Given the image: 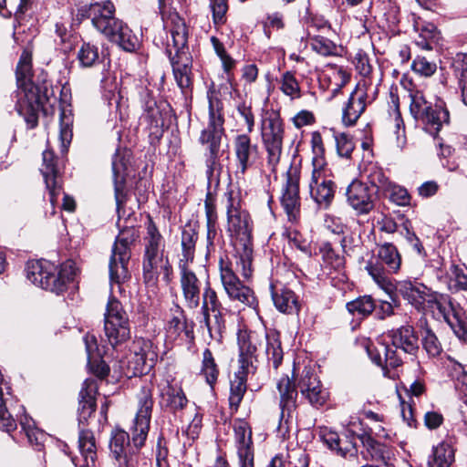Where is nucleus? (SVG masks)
I'll use <instances>...</instances> for the list:
<instances>
[{"label": "nucleus", "mask_w": 467, "mask_h": 467, "mask_svg": "<svg viewBox=\"0 0 467 467\" xmlns=\"http://www.w3.org/2000/svg\"><path fill=\"white\" fill-rule=\"evenodd\" d=\"M152 406L150 389L142 388L139 394V409L131 428L132 444L125 431L116 430L112 433L109 448L116 467H135L139 450L144 445L150 430Z\"/></svg>", "instance_id": "1"}, {"label": "nucleus", "mask_w": 467, "mask_h": 467, "mask_svg": "<svg viewBox=\"0 0 467 467\" xmlns=\"http://www.w3.org/2000/svg\"><path fill=\"white\" fill-rule=\"evenodd\" d=\"M31 76V57L24 52L16 67L18 99L16 107L27 125L35 128L38 122V113L48 100V97L47 87L33 83Z\"/></svg>", "instance_id": "2"}, {"label": "nucleus", "mask_w": 467, "mask_h": 467, "mask_svg": "<svg viewBox=\"0 0 467 467\" xmlns=\"http://www.w3.org/2000/svg\"><path fill=\"white\" fill-rule=\"evenodd\" d=\"M171 39L167 40L166 52L170 57L174 78L183 93L192 87L191 67L185 48L188 40V29L184 20L177 14L171 13L165 20Z\"/></svg>", "instance_id": "3"}, {"label": "nucleus", "mask_w": 467, "mask_h": 467, "mask_svg": "<svg viewBox=\"0 0 467 467\" xmlns=\"http://www.w3.org/2000/svg\"><path fill=\"white\" fill-rule=\"evenodd\" d=\"M311 147L313 158L311 177L308 183L309 192L311 198L318 205L327 208L334 199L336 185L329 178L322 136L317 131L311 134Z\"/></svg>", "instance_id": "4"}, {"label": "nucleus", "mask_w": 467, "mask_h": 467, "mask_svg": "<svg viewBox=\"0 0 467 467\" xmlns=\"http://www.w3.org/2000/svg\"><path fill=\"white\" fill-rule=\"evenodd\" d=\"M53 270L54 265L47 261L29 262L26 268V277L32 284L59 295L73 283L77 269L72 261H67L60 265L57 274Z\"/></svg>", "instance_id": "5"}, {"label": "nucleus", "mask_w": 467, "mask_h": 467, "mask_svg": "<svg viewBox=\"0 0 467 467\" xmlns=\"http://www.w3.org/2000/svg\"><path fill=\"white\" fill-rule=\"evenodd\" d=\"M401 266V255L391 243L378 244L370 258L366 261L364 269L372 280L385 292L391 294L393 282L389 277L397 274Z\"/></svg>", "instance_id": "6"}, {"label": "nucleus", "mask_w": 467, "mask_h": 467, "mask_svg": "<svg viewBox=\"0 0 467 467\" xmlns=\"http://www.w3.org/2000/svg\"><path fill=\"white\" fill-rule=\"evenodd\" d=\"M410 111L412 117L424 124V129L432 136H436L442 125L449 122V111L441 105L432 106L418 89H410Z\"/></svg>", "instance_id": "7"}, {"label": "nucleus", "mask_w": 467, "mask_h": 467, "mask_svg": "<svg viewBox=\"0 0 467 467\" xmlns=\"http://www.w3.org/2000/svg\"><path fill=\"white\" fill-rule=\"evenodd\" d=\"M223 117L219 109H214L213 103L210 101L209 105V123L201 132L199 141L201 144L208 145V153L206 154V174L210 179L216 168L219 166L220 147L222 138L224 134Z\"/></svg>", "instance_id": "8"}, {"label": "nucleus", "mask_w": 467, "mask_h": 467, "mask_svg": "<svg viewBox=\"0 0 467 467\" xmlns=\"http://www.w3.org/2000/svg\"><path fill=\"white\" fill-rule=\"evenodd\" d=\"M284 122L275 112L266 114L261 121V137L266 151L267 165L275 172L283 154Z\"/></svg>", "instance_id": "9"}, {"label": "nucleus", "mask_w": 467, "mask_h": 467, "mask_svg": "<svg viewBox=\"0 0 467 467\" xmlns=\"http://www.w3.org/2000/svg\"><path fill=\"white\" fill-rule=\"evenodd\" d=\"M223 199L228 232L239 242L238 244H251L253 223L248 212L242 208L239 195L229 190L224 192Z\"/></svg>", "instance_id": "10"}, {"label": "nucleus", "mask_w": 467, "mask_h": 467, "mask_svg": "<svg viewBox=\"0 0 467 467\" xmlns=\"http://www.w3.org/2000/svg\"><path fill=\"white\" fill-rule=\"evenodd\" d=\"M104 331L108 342L117 348L130 337V320L121 303L114 297L109 298L104 315Z\"/></svg>", "instance_id": "11"}, {"label": "nucleus", "mask_w": 467, "mask_h": 467, "mask_svg": "<svg viewBox=\"0 0 467 467\" xmlns=\"http://www.w3.org/2000/svg\"><path fill=\"white\" fill-rule=\"evenodd\" d=\"M136 237L135 230L132 228L121 231L117 236L109 265L111 284L119 285L129 277L130 246Z\"/></svg>", "instance_id": "12"}, {"label": "nucleus", "mask_w": 467, "mask_h": 467, "mask_svg": "<svg viewBox=\"0 0 467 467\" xmlns=\"http://www.w3.org/2000/svg\"><path fill=\"white\" fill-rule=\"evenodd\" d=\"M220 276L223 288L232 300H237L242 304L257 310L258 302L254 291L244 285L232 269L231 264L220 261Z\"/></svg>", "instance_id": "13"}, {"label": "nucleus", "mask_w": 467, "mask_h": 467, "mask_svg": "<svg viewBox=\"0 0 467 467\" xmlns=\"http://www.w3.org/2000/svg\"><path fill=\"white\" fill-rule=\"evenodd\" d=\"M299 180V174L296 171H287L282 189L281 204L291 222L296 221L300 213Z\"/></svg>", "instance_id": "14"}, {"label": "nucleus", "mask_w": 467, "mask_h": 467, "mask_svg": "<svg viewBox=\"0 0 467 467\" xmlns=\"http://www.w3.org/2000/svg\"><path fill=\"white\" fill-rule=\"evenodd\" d=\"M234 437L240 467H254V453L250 425L240 420L234 425Z\"/></svg>", "instance_id": "15"}, {"label": "nucleus", "mask_w": 467, "mask_h": 467, "mask_svg": "<svg viewBox=\"0 0 467 467\" xmlns=\"http://www.w3.org/2000/svg\"><path fill=\"white\" fill-rule=\"evenodd\" d=\"M347 197L358 214H368L374 208V191L362 182L353 181L347 189Z\"/></svg>", "instance_id": "16"}, {"label": "nucleus", "mask_w": 467, "mask_h": 467, "mask_svg": "<svg viewBox=\"0 0 467 467\" xmlns=\"http://www.w3.org/2000/svg\"><path fill=\"white\" fill-rule=\"evenodd\" d=\"M233 144L237 161L236 174L244 176L254 164L258 153V147L256 144H252L251 138L247 134L235 136Z\"/></svg>", "instance_id": "17"}, {"label": "nucleus", "mask_w": 467, "mask_h": 467, "mask_svg": "<svg viewBox=\"0 0 467 467\" xmlns=\"http://www.w3.org/2000/svg\"><path fill=\"white\" fill-rule=\"evenodd\" d=\"M180 285L185 305L188 308L196 309L200 306L202 293V281L190 267L179 268Z\"/></svg>", "instance_id": "18"}, {"label": "nucleus", "mask_w": 467, "mask_h": 467, "mask_svg": "<svg viewBox=\"0 0 467 467\" xmlns=\"http://www.w3.org/2000/svg\"><path fill=\"white\" fill-rule=\"evenodd\" d=\"M299 388L302 395L314 407L323 406L328 399V392L322 387L320 380L310 368L303 371Z\"/></svg>", "instance_id": "19"}, {"label": "nucleus", "mask_w": 467, "mask_h": 467, "mask_svg": "<svg viewBox=\"0 0 467 467\" xmlns=\"http://www.w3.org/2000/svg\"><path fill=\"white\" fill-rule=\"evenodd\" d=\"M115 5L109 1L95 2L89 5L88 16L90 18L93 26L99 33H109L110 24L117 26V17L115 16Z\"/></svg>", "instance_id": "20"}, {"label": "nucleus", "mask_w": 467, "mask_h": 467, "mask_svg": "<svg viewBox=\"0 0 467 467\" xmlns=\"http://www.w3.org/2000/svg\"><path fill=\"white\" fill-rule=\"evenodd\" d=\"M129 154H122L117 151L112 159V171L115 201L117 211L119 213L127 200L125 192L126 176L128 173Z\"/></svg>", "instance_id": "21"}, {"label": "nucleus", "mask_w": 467, "mask_h": 467, "mask_svg": "<svg viewBox=\"0 0 467 467\" xmlns=\"http://www.w3.org/2000/svg\"><path fill=\"white\" fill-rule=\"evenodd\" d=\"M161 271H163L165 281L170 282L171 267L168 259H164L163 254H144L143 278L148 285H156Z\"/></svg>", "instance_id": "22"}, {"label": "nucleus", "mask_w": 467, "mask_h": 467, "mask_svg": "<svg viewBox=\"0 0 467 467\" xmlns=\"http://www.w3.org/2000/svg\"><path fill=\"white\" fill-rule=\"evenodd\" d=\"M366 83L358 84L351 93L348 104L343 109V122L346 125H354L366 109L367 92Z\"/></svg>", "instance_id": "23"}, {"label": "nucleus", "mask_w": 467, "mask_h": 467, "mask_svg": "<svg viewBox=\"0 0 467 467\" xmlns=\"http://www.w3.org/2000/svg\"><path fill=\"white\" fill-rule=\"evenodd\" d=\"M118 26L110 24L109 33H101L110 42L116 43L125 51H134L139 46V40L131 29L121 20L117 18Z\"/></svg>", "instance_id": "24"}, {"label": "nucleus", "mask_w": 467, "mask_h": 467, "mask_svg": "<svg viewBox=\"0 0 467 467\" xmlns=\"http://www.w3.org/2000/svg\"><path fill=\"white\" fill-rule=\"evenodd\" d=\"M41 171L45 178L47 188L48 189L50 202L54 205L61 192V187L57 181V171L55 162V155L52 150H47L43 152V168Z\"/></svg>", "instance_id": "25"}, {"label": "nucleus", "mask_w": 467, "mask_h": 467, "mask_svg": "<svg viewBox=\"0 0 467 467\" xmlns=\"http://www.w3.org/2000/svg\"><path fill=\"white\" fill-rule=\"evenodd\" d=\"M277 389L280 395L281 418H290L296 408L297 390L296 384L285 376L279 379Z\"/></svg>", "instance_id": "26"}, {"label": "nucleus", "mask_w": 467, "mask_h": 467, "mask_svg": "<svg viewBox=\"0 0 467 467\" xmlns=\"http://www.w3.org/2000/svg\"><path fill=\"white\" fill-rule=\"evenodd\" d=\"M97 383L93 379H86L79 392L78 420L86 422L96 410Z\"/></svg>", "instance_id": "27"}, {"label": "nucleus", "mask_w": 467, "mask_h": 467, "mask_svg": "<svg viewBox=\"0 0 467 467\" xmlns=\"http://www.w3.org/2000/svg\"><path fill=\"white\" fill-rule=\"evenodd\" d=\"M358 439L365 448L366 460L379 462L385 466H389V461L392 455L389 446L379 442L370 434L366 432L358 435Z\"/></svg>", "instance_id": "28"}, {"label": "nucleus", "mask_w": 467, "mask_h": 467, "mask_svg": "<svg viewBox=\"0 0 467 467\" xmlns=\"http://www.w3.org/2000/svg\"><path fill=\"white\" fill-rule=\"evenodd\" d=\"M319 438L328 449L336 451L342 457L355 456L357 454L356 445L352 441H342L337 432L327 428L319 429Z\"/></svg>", "instance_id": "29"}, {"label": "nucleus", "mask_w": 467, "mask_h": 467, "mask_svg": "<svg viewBox=\"0 0 467 467\" xmlns=\"http://www.w3.org/2000/svg\"><path fill=\"white\" fill-rule=\"evenodd\" d=\"M198 240L197 232L191 226H186L182 231L181 246L182 253L179 255L178 267H189L193 262L195 245Z\"/></svg>", "instance_id": "30"}, {"label": "nucleus", "mask_w": 467, "mask_h": 467, "mask_svg": "<svg viewBox=\"0 0 467 467\" xmlns=\"http://www.w3.org/2000/svg\"><path fill=\"white\" fill-rule=\"evenodd\" d=\"M454 452L452 439L442 441L433 447L428 461V467H450L454 462Z\"/></svg>", "instance_id": "31"}, {"label": "nucleus", "mask_w": 467, "mask_h": 467, "mask_svg": "<svg viewBox=\"0 0 467 467\" xmlns=\"http://www.w3.org/2000/svg\"><path fill=\"white\" fill-rule=\"evenodd\" d=\"M78 449L83 460L80 467H95L97 460V447L92 431L82 430L78 436Z\"/></svg>", "instance_id": "32"}, {"label": "nucleus", "mask_w": 467, "mask_h": 467, "mask_svg": "<svg viewBox=\"0 0 467 467\" xmlns=\"http://www.w3.org/2000/svg\"><path fill=\"white\" fill-rule=\"evenodd\" d=\"M390 341L394 348L401 350L418 349V337L415 335L412 327L406 326L393 331L390 335Z\"/></svg>", "instance_id": "33"}, {"label": "nucleus", "mask_w": 467, "mask_h": 467, "mask_svg": "<svg viewBox=\"0 0 467 467\" xmlns=\"http://www.w3.org/2000/svg\"><path fill=\"white\" fill-rule=\"evenodd\" d=\"M272 298L275 307L280 312L292 314L299 310L297 297L290 289L281 288L274 290L272 292Z\"/></svg>", "instance_id": "34"}, {"label": "nucleus", "mask_w": 467, "mask_h": 467, "mask_svg": "<svg viewBox=\"0 0 467 467\" xmlns=\"http://www.w3.org/2000/svg\"><path fill=\"white\" fill-rule=\"evenodd\" d=\"M371 361L379 367L385 377L394 378L395 374L391 369L398 368L401 364V359L397 356V352H368Z\"/></svg>", "instance_id": "35"}, {"label": "nucleus", "mask_w": 467, "mask_h": 467, "mask_svg": "<svg viewBox=\"0 0 467 467\" xmlns=\"http://www.w3.org/2000/svg\"><path fill=\"white\" fill-rule=\"evenodd\" d=\"M308 455L301 450L292 451L287 456L275 455L270 462L269 467H308Z\"/></svg>", "instance_id": "36"}, {"label": "nucleus", "mask_w": 467, "mask_h": 467, "mask_svg": "<svg viewBox=\"0 0 467 467\" xmlns=\"http://www.w3.org/2000/svg\"><path fill=\"white\" fill-rule=\"evenodd\" d=\"M416 29L419 31V37L416 39L417 46L426 50L433 49L440 39V32L437 27L431 23H421L416 25Z\"/></svg>", "instance_id": "37"}, {"label": "nucleus", "mask_w": 467, "mask_h": 467, "mask_svg": "<svg viewBox=\"0 0 467 467\" xmlns=\"http://www.w3.org/2000/svg\"><path fill=\"white\" fill-rule=\"evenodd\" d=\"M202 298V315L204 324L209 327V319H210V311L212 312H220L221 309V302L218 299L217 294L215 290H213L210 283L208 281L205 282V285L202 289V293L201 295Z\"/></svg>", "instance_id": "38"}, {"label": "nucleus", "mask_w": 467, "mask_h": 467, "mask_svg": "<svg viewBox=\"0 0 467 467\" xmlns=\"http://www.w3.org/2000/svg\"><path fill=\"white\" fill-rule=\"evenodd\" d=\"M253 248L252 244H236V266L244 278L252 276Z\"/></svg>", "instance_id": "39"}, {"label": "nucleus", "mask_w": 467, "mask_h": 467, "mask_svg": "<svg viewBox=\"0 0 467 467\" xmlns=\"http://www.w3.org/2000/svg\"><path fill=\"white\" fill-rule=\"evenodd\" d=\"M167 337L171 340H175L182 333L188 337V332L185 330V317L182 307L175 306L171 309V317L167 323Z\"/></svg>", "instance_id": "40"}, {"label": "nucleus", "mask_w": 467, "mask_h": 467, "mask_svg": "<svg viewBox=\"0 0 467 467\" xmlns=\"http://www.w3.org/2000/svg\"><path fill=\"white\" fill-rule=\"evenodd\" d=\"M452 67L459 79L462 101L467 106V54H457L453 58Z\"/></svg>", "instance_id": "41"}, {"label": "nucleus", "mask_w": 467, "mask_h": 467, "mask_svg": "<svg viewBox=\"0 0 467 467\" xmlns=\"http://www.w3.org/2000/svg\"><path fill=\"white\" fill-rule=\"evenodd\" d=\"M376 308L374 299L370 296H363L347 304L348 311L359 318L369 316Z\"/></svg>", "instance_id": "42"}, {"label": "nucleus", "mask_w": 467, "mask_h": 467, "mask_svg": "<svg viewBox=\"0 0 467 467\" xmlns=\"http://www.w3.org/2000/svg\"><path fill=\"white\" fill-rule=\"evenodd\" d=\"M280 89L281 91L291 99L301 98L300 85L291 71H285L280 78Z\"/></svg>", "instance_id": "43"}, {"label": "nucleus", "mask_w": 467, "mask_h": 467, "mask_svg": "<svg viewBox=\"0 0 467 467\" xmlns=\"http://www.w3.org/2000/svg\"><path fill=\"white\" fill-rule=\"evenodd\" d=\"M219 367L212 355V352H204L201 374L205 378V381L212 387L215 385L219 376Z\"/></svg>", "instance_id": "44"}, {"label": "nucleus", "mask_w": 467, "mask_h": 467, "mask_svg": "<svg viewBox=\"0 0 467 467\" xmlns=\"http://www.w3.org/2000/svg\"><path fill=\"white\" fill-rule=\"evenodd\" d=\"M145 245V254H163L162 237L157 227L150 223L147 228V237Z\"/></svg>", "instance_id": "45"}, {"label": "nucleus", "mask_w": 467, "mask_h": 467, "mask_svg": "<svg viewBox=\"0 0 467 467\" xmlns=\"http://www.w3.org/2000/svg\"><path fill=\"white\" fill-rule=\"evenodd\" d=\"M81 66L89 67L99 61V48L90 43H84L78 53Z\"/></svg>", "instance_id": "46"}, {"label": "nucleus", "mask_w": 467, "mask_h": 467, "mask_svg": "<svg viewBox=\"0 0 467 467\" xmlns=\"http://www.w3.org/2000/svg\"><path fill=\"white\" fill-rule=\"evenodd\" d=\"M368 179L370 183L369 187L373 189L375 194L378 191L386 192L392 184L389 178L386 177L383 171L379 168H372Z\"/></svg>", "instance_id": "47"}, {"label": "nucleus", "mask_w": 467, "mask_h": 467, "mask_svg": "<svg viewBox=\"0 0 467 467\" xmlns=\"http://www.w3.org/2000/svg\"><path fill=\"white\" fill-rule=\"evenodd\" d=\"M228 8L227 0H210L213 22L216 26H223L226 23Z\"/></svg>", "instance_id": "48"}, {"label": "nucleus", "mask_w": 467, "mask_h": 467, "mask_svg": "<svg viewBox=\"0 0 467 467\" xmlns=\"http://www.w3.org/2000/svg\"><path fill=\"white\" fill-rule=\"evenodd\" d=\"M72 117L70 113L62 110L60 113V129L59 138L61 140L62 148L67 149L72 139Z\"/></svg>", "instance_id": "49"}, {"label": "nucleus", "mask_w": 467, "mask_h": 467, "mask_svg": "<svg viewBox=\"0 0 467 467\" xmlns=\"http://www.w3.org/2000/svg\"><path fill=\"white\" fill-rule=\"evenodd\" d=\"M88 365L91 372L99 378L108 376L109 372V367L99 355V352H88Z\"/></svg>", "instance_id": "50"}, {"label": "nucleus", "mask_w": 467, "mask_h": 467, "mask_svg": "<svg viewBox=\"0 0 467 467\" xmlns=\"http://www.w3.org/2000/svg\"><path fill=\"white\" fill-rule=\"evenodd\" d=\"M259 336L256 332L241 330L237 335L239 350H257Z\"/></svg>", "instance_id": "51"}, {"label": "nucleus", "mask_w": 467, "mask_h": 467, "mask_svg": "<svg viewBox=\"0 0 467 467\" xmlns=\"http://www.w3.org/2000/svg\"><path fill=\"white\" fill-rule=\"evenodd\" d=\"M205 214L207 220V238L210 241L212 236L215 234V223L217 221L216 207L210 193L206 196L205 200Z\"/></svg>", "instance_id": "52"}, {"label": "nucleus", "mask_w": 467, "mask_h": 467, "mask_svg": "<svg viewBox=\"0 0 467 467\" xmlns=\"http://www.w3.org/2000/svg\"><path fill=\"white\" fill-rule=\"evenodd\" d=\"M246 381L232 379L230 387L229 403L231 408L237 410L246 391Z\"/></svg>", "instance_id": "53"}, {"label": "nucleus", "mask_w": 467, "mask_h": 467, "mask_svg": "<svg viewBox=\"0 0 467 467\" xmlns=\"http://www.w3.org/2000/svg\"><path fill=\"white\" fill-rule=\"evenodd\" d=\"M412 70L423 77H431L432 76L436 70H437V65L435 62L428 60L424 57H417L412 64H411Z\"/></svg>", "instance_id": "54"}, {"label": "nucleus", "mask_w": 467, "mask_h": 467, "mask_svg": "<svg viewBox=\"0 0 467 467\" xmlns=\"http://www.w3.org/2000/svg\"><path fill=\"white\" fill-rule=\"evenodd\" d=\"M167 406L171 410H181L186 403L187 399L182 389L169 388L165 393Z\"/></svg>", "instance_id": "55"}, {"label": "nucleus", "mask_w": 467, "mask_h": 467, "mask_svg": "<svg viewBox=\"0 0 467 467\" xmlns=\"http://www.w3.org/2000/svg\"><path fill=\"white\" fill-rule=\"evenodd\" d=\"M21 426L23 431L26 432V435L28 439V441L32 445H36L37 450H40L42 446L43 439L45 438L44 432L40 430L35 428L33 424H31L30 420H26L21 421Z\"/></svg>", "instance_id": "56"}, {"label": "nucleus", "mask_w": 467, "mask_h": 467, "mask_svg": "<svg viewBox=\"0 0 467 467\" xmlns=\"http://www.w3.org/2000/svg\"><path fill=\"white\" fill-rule=\"evenodd\" d=\"M402 226H403V230L405 231L404 237H405L406 241L408 242V244L414 249V251L419 255L425 256L426 252L424 250V247H423L421 242L420 241L419 237L411 230L410 222L409 220H406L403 223Z\"/></svg>", "instance_id": "57"}, {"label": "nucleus", "mask_w": 467, "mask_h": 467, "mask_svg": "<svg viewBox=\"0 0 467 467\" xmlns=\"http://www.w3.org/2000/svg\"><path fill=\"white\" fill-rule=\"evenodd\" d=\"M334 138L338 155L346 158L350 157L355 148L352 140L345 133H336Z\"/></svg>", "instance_id": "58"}, {"label": "nucleus", "mask_w": 467, "mask_h": 467, "mask_svg": "<svg viewBox=\"0 0 467 467\" xmlns=\"http://www.w3.org/2000/svg\"><path fill=\"white\" fill-rule=\"evenodd\" d=\"M323 259L326 264L329 265L335 270H341L345 265V259L337 254L329 244H326L323 249Z\"/></svg>", "instance_id": "59"}, {"label": "nucleus", "mask_w": 467, "mask_h": 467, "mask_svg": "<svg viewBox=\"0 0 467 467\" xmlns=\"http://www.w3.org/2000/svg\"><path fill=\"white\" fill-rule=\"evenodd\" d=\"M385 193H389L390 200L400 206H405L410 203V196L403 187L392 183L391 187Z\"/></svg>", "instance_id": "60"}, {"label": "nucleus", "mask_w": 467, "mask_h": 467, "mask_svg": "<svg viewBox=\"0 0 467 467\" xmlns=\"http://www.w3.org/2000/svg\"><path fill=\"white\" fill-rule=\"evenodd\" d=\"M313 50L322 56H329L334 53L336 46L327 38L323 36H315L311 40Z\"/></svg>", "instance_id": "61"}, {"label": "nucleus", "mask_w": 467, "mask_h": 467, "mask_svg": "<svg viewBox=\"0 0 467 467\" xmlns=\"http://www.w3.org/2000/svg\"><path fill=\"white\" fill-rule=\"evenodd\" d=\"M452 378L454 379L456 390L464 397H467V373L463 370L461 365H458L457 368H455V370L452 373Z\"/></svg>", "instance_id": "62"}, {"label": "nucleus", "mask_w": 467, "mask_h": 467, "mask_svg": "<svg viewBox=\"0 0 467 467\" xmlns=\"http://www.w3.org/2000/svg\"><path fill=\"white\" fill-rule=\"evenodd\" d=\"M453 277L450 281V288L451 290L460 291L467 290V275L462 269L453 267Z\"/></svg>", "instance_id": "63"}, {"label": "nucleus", "mask_w": 467, "mask_h": 467, "mask_svg": "<svg viewBox=\"0 0 467 467\" xmlns=\"http://www.w3.org/2000/svg\"><path fill=\"white\" fill-rule=\"evenodd\" d=\"M145 112L151 124L155 126L160 124L161 121V113L155 100L149 99L146 101Z\"/></svg>", "instance_id": "64"}]
</instances>
